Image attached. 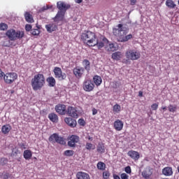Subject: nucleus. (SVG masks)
Returning a JSON list of instances; mask_svg holds the SVG:
<instances>
[{"mask_svg": "<svg viewBox=\"0 0 179 179\" xmlns=\"http://www.w3.org/2000/svg\"><path fill=\"white\" fill-rule=\"evenodd\" d=\"M117 27L113 29V34L117 37V41L119 43H127L129 40L132 38V34H128L127 30H123L122 24H119Z\"/></svg>", "mask_w": 179, "mask_h": 179, "instance_id": "1", "label": "nucleus"}, {"mask_svg": "<svg viewBox=\"0 0 179 179\" xmlns=\"http://www.w3.org/2000/svg\"><path fill=\"white\" fill-rule=\"evenodd\" d=\"M44 85H45V77L44 74H36L31 80V86L34 92L41 90L44 87Z\"/></svg>", "mask_w": 179, "mask_h": 179, "instance_id": "2", "label": "nucleus"}, {"mask_svg": "<svg viewBox=\"0 0 179 179\" xmlns=\"http://www.w3.org/2000/svg\"><path fill=\"white\" fill-rule=\"evenodd\" d=\"M96 38L97 35H96V33L91 31H84L81 34L82 41H83L84 44L88 47H93V45L96 44Z\"/></svg>", "mask_w": 179, "mask_h": 179, "instance_id": "3", "label": "nucleus"}, {"mask_svg": "<svg viewBox=\"0 0 179 179\" xmlns=\"http://www.w3.org/2000/svg\"><path fill=\"white\" fill-rule=\"evenodd\" d=\"M6 36L10 41H15V40H20L24 37V31L10 29L6 32Z\"/></svg>", "mask_w": 179, "mask_h": 179, "instance_id": "4", "label": "nucleus"}, {"mask_svg": "<svg viewBox=\"0 0 179 179\" xmlns=\"http://www.w3.org/2000/svg\"><path fill=\"white\" fill-rule=\"evenodd\" d=\"M125 57L128 60L137 61L141 58V52L135 49H129L126 51Z\"/></svg>", "mask_w": 179, "mask_h": 179, "instance_id": "5", "label": "nucleus"}, {"mask_svg": "<svg viewBox=\"0 0 179 179\" xmlns=\"http://www.w3.org/2000/svg\"><path fill=\"white\" fill-rule=\"evenodd\" d=\"M3 80L6 85H12V83L17 80V73L15 72L6 73V75H4Z\"/></svg>", "mask_w": 179, "mask_h": 179, "instance_id": "6", "label": "nucleus"}, {"mask_svg": "<svg viewBox=\"0 0 179 179\" xmlns=\"http://www.w3.org/2000/svg\"><path fill=\"white\" fill-rule=\"evenodd\" d=\"M55 78L59 80H65L66 79V74L62 72V69L59 67H55L53 69Z\"/></svg>", "mask_w": 179, "mask_h": 179, "instance_id": "7", "label": "nucleus"}, {"mask_svg": "<svg viewBox=\"0 0 179 179\" xmlns=\"http://www.w3.org/2000/svg\"><path fill=\"white\" fill-rule=\"evenodd\" d=\"M49 142H53L54 143H59V145H65L66 142L64 138L59 136L58 134L55 133L49 137Z\"/></svg>", "mask_w": 179, "mask_h": 179, "instance_id": "8", "label": "nucleus"}, {"mask_svg": "<svg viewBox=\"0 0 179 179\" xmlns=\"http://www.w3.org/2000/svg\"><path fill=\"white\" fill-rule=\"evenodd\" d=\"M83 89L85 92H93L94 90V83L90 79H86L83 83Z\"/></svg>", "mask_w": 179, "mask_h": 179, "instance_id": "9", "label": "nucleus"}, {"mask_svg": "<svg viewBox=\"0 0 179 179\" xmlns=\"http://www.w3.org/2000/svg\"><path fill=\"white\" fill-rule=\"evenodd\" d=\"M66 114L72 118H78L79 114L78 113V110L73 106H69L66 109Z\"/></svg>", "mask_w": 179, "mask_h": 179, "instance_id": "10", "label": "nucleus"}, {"mask_svg": "<svg viewBox=\"0 0 179 179\" xmlns=\"http://www.w3.org/2000/svg\"><path fill=\"white\" fill-rule=\"evenodd\" d=\"M73 73L77 79H80L83 76V73H85V68L76 66L73 69Z\"/></svg>", "mask_w": 179, "mask_h": 179, "instance_id": "11", "label": "nucleus"}, {"mask_svg": "<svg viewBox=\"0 0 179 179\" xmlns=\"http://www.w3.org/2000/svg\"><path fill=\"white\" fill-rule=\"evenodd\" d=\"M79 142V136L72 135L69 137L68 141V146L70 148H76V143Z\"/></svg>", "mask_w": 179, "mask_h": 179, "instance_id": "12", "label": "nucleus"}, {"mask_svg": "<svg viewBox=\"0 0 179 179\" xmlns=\"http://www.w3.org/2000/svg\"><path fill=\"white\" fill-rule=\"evenodd\" d=\"M57 8L59 10L66 13V10L71 8V5L66 3L64 1H58L57 3Z\"/></svg>", "mask_w": 179, "mask_h": 179, "instance_id": "13", "label": "nucleus"}, {"mask_svg": "<svg viewBox=\"0 0 179 179\" xmlns=\"http://www.w3.org/2000/svg\"><path fill=\"white\" fill-rule=\"evenodd\" d=\"M56 113L60 114V115H65L66 114V106L64 104H57L55 106Z\"/></svg>", "mask_w": 179, "mask_h": 179, "instance_id": "14", "label": "nucleus"}, {"mask_svg": "<svg viewBox=\"0 0 179 179\" xmlns=\"http://www.w3.org/2000/svg\"><path fill=\"white\" fill-rule=\"evenodd\" d=\"M113 128L115 131H122V128H124V122L120 119L116 120L113 123Z\"/></svg>", "mask_w": 179, "mask_h": 179, "instance_id": "15", "label": "nucleus"}, {"mask_svg": "<svg viewBox=\"0 0 179 179\" xmlns=\"http://www.w3.org/2000/svg\"><path fill=\"white\" fill-rule=\"evenodd\" d=\"M127 155L131 157V159H132L133 160H139L140 157H141V155L139 154L138 152L135 151V150H129L127 152Z\"/></svg>", "mask_w": 179, "mask_h": 179, "instance_id": "16", "label": "nucleus"}, {"mask_svg": "<svg viewBox=\"0 0 179 179\" xmlns=\"http://www.w3.org/2000/svg\"><path fill=\"white\" fill-rule=\"evenodd\" d=\"M76 177L77 179H90V175L84 171H78Z\"/></svg>", "mask_w": 179, "mask_h": 179, "instance_id": "17", "label": "nucleus"}, {"mask_svg": "<svg viewBox=\"0 0 179 179\" xmlns=\"http://www.w3.org/2000/svg\"><path fill=\"white\" fill-rule=\"evenodd\" d=\"M64 122L67 124L71 128H75L76 127V120L71 118V117H66L64 119Z\"/></svg>", "mask_w": 179, "mask_h": 179, "instance_id": "18", "label": "nucleus"}, {"mask_svg": "<svg viewBox=\"0 0 179 179\" xmlns=\"http://www.w3.org/2000/svg\"><path fill=\"white\" fill-rule=\"evenodd\" d=\"M162 173L166 176H173V168L169 166L164 168L162 169Z\"/></svg>", "mask_w": 179, "mask_h": 179, "instance_id": "19", "label": "nucleus"}, {"mask_svg": "<svg viewBox=\"0 0 179 179\" xmlns=\"http://www.w3.org/2000/svg\"><path fill=\"white\" fill-rule=\"evenodd\" d=\"M48 118L51 122H55L57 124L59 121L58 115L55 114V113H51L48 115Z\"/></svg>", "mask_w": 179, "mask_h": 179, "instance_id": "20", "label": "nucleus"}, {"mask_svg": "<svg viewBox=\"0 0 179 179\" xmlns=\"http://www.w3.org/2000/svg\"><path fill=\"white\" fill-rule=\"evenodd\" d=\"M45 29L48 33H52V31L57 30V25L55 24H49L45 25Z\"/></svg>", "mask_w": 179, "mask_h": 179, "instance_id": "21", "label": "nucleus"}, {"mask_svg": "<svg viewBox=\"0 0 179 179\" xmlns=\"http://www.w3.org/2000/svg\"><path fill=\"white\" fill-rule=\"evenodd\" d=\"M46 82H48V86L50 87H54V86H55L57 81L55 80V78H54V77L51 76V77H48L46 79Z\"/></svg>", "mask_w": 179, "mask_h": 179, "instance_id": "22", "label": "nucleus"}, {"mask_svg": "<svg viewBox=\"0 0 179 179\" xmlns=\"http://www.w3.org/2000/svg\"><path fill=\"white\" fill-rule=\"evenodd\" d=\"M65 12L59 10L55 17V20H64V17L65 16Z\"/></svg>", "mask_w": 179, "mask_h": 179, "instance_id": "23", "label": "nucleus"}, {"mask_svg": "<svg viewBox=\"0 0 179 179\" xmlns=\"http://www.w3.org/2000/svg\"><path fill=\"white\" fill-rule=\"evenodd\" d=\"M24 18H25L26 22H27L28 23L34 22V20L33 19V15L31 14H30V13H29V12H26L24 13Z\"/></svg>", "mask_w": 179, "mask_h": 179, "instance_id": "24", "label": "nucleus"}, {"mask_svg": "<svg viewBox=\"0 0 179 179\" xmlns=\"http://www.w3.org/2000/svg\"><path fill=\"white\" fill-rule=\"evenodd\" d=\"M10 129H12V127L9 124H6L2 126L1 127V132L4 135H7L8 132H10Z\"/></svg>", "mask_w": 179, "mask_h": 179, "instance_id": "25", "label": "nucleus"}, {"mask_svg": "<svg viewBox=\"0 0 179 179\" xmlns=\"http://www.w3.org/2000/svg\"><path fill=\"white\" fill-rule=\"evenodd\" d=\"M97 46L98 50H101L104 47V43L103 41H99V38L96 37L95 43L92 45V47Z\"/></svg>", "mask_w": 179, "mask_h": 179, "instance_id": "26", "label": "nucleus"}, {"mask_svg": "<svg viewBox=\"0 0 179 179\" xmlns=\"http://www.w3.org/2000/svg\"><path fill=\"white\" fill-rule=\"evenodd\" d=\"M31 156H33L31 150H26L24 151L23 157L25 159V160H29V159H31Z\"/></svg>", "mask_w": 179, "mask_h": 179, "instance_id": "27", "label": "nucleus"}, {"mask_svg": "<svg viewBox=\"0 0 179 179\" xmlns=\"http://www.w3.org/2000/svg\"><path fill=\"white\" fill-rule=\"evenodd\" d=\"M112 58L115 61H120V59L122 58V53H121V52H115L112 54Z\"/></svg>", "mask_w": 179, "mask_h": 179, "instance_id": "28", "label": "nucleus"}, {"mask_svg": "<svg viewBox=\"0 0 179 179\" xmlns=\"http://www.w3.org/2000/svg\"><path fill=\"white\" fill-rule=\"evenodd\" d=\"M93 80H94V85H96V86H100V85H101V83L103 82L101 77H100L99 76H94L93 77Z\"/></svg>", "mask_w": 179, "mask_h": 179, "instance_id": "29", "label": "nucleus"}, {"mask_svg": "<svg viewBox=\"0 0 179 179\" xmlns=\"http://www.w3.org/2000/svg\"><path fill=\"white\" fill-rule=\"evenodd\" d=\"M96 150L99 153H105L106 152V147L104 146V143H99L98 144Z\"/></svg>", "mask_w": 179, "mask_h": 179, "instance_id": "30", "label": "nucleus"}, {"mask_svg": "<svg viewBox=\"0 0 179 179\" xmlns=\"http://www.w3.org/2000/svg\"><path fill=\"white\" fill-rule=\"evenodd\" d=\"M83 66H84V69H85V71H87V72L90 71V62L89 60L84 59L83 61Z\"/></svg>", "mask_w": 179, "mask_h": 179, "instance_id": "31", "label": "nucleus"}, {"mask_svg": "<svg viewBox=\"0 0 179 179\" xmlns=\"http://www.w3.org/2000/svg\"><path fill=\"white\" fill-rule=\"evenodd\" d=\"M166 6L170 9H174L176 8V6H177V5L174 3V1L173 0H166Z\"/></svg>", "mask_w": 179, "mask_h": 179, "instance_id": "32", "label": "nucleus"}, {"mask_svg": "<svg viewBox=\"0 0 179 179\" xmlns=\"http://www.w3.org/2000/svg\"><path fill=\"white\" fill-rule=\"evenodd\" d=\"M113 112L114 114H118L119 113L121 112V106L119 104L116 103L113 106Z\"/></svg>", "mask_w": 179, "mask_h": 179, "instance_id": "33", "label": "nucleus"}, {"mask_svg": "<svg viewBox=\"0 0 179 179\" xmlns=\"http://www.w3.org/2000/svg\"><path fill=\"white\" fill-rule=\"evenodd\" d=\"M141 176L145 179H149L150 178V176H152V172H150V171H143L141 173Z\"/></svg>", "mask_w": 179, "mask_h": 179, "instance_id": "34", "label": "nucleus"}, {"mask_svg": "<svg viewBox=\"0 0 179 179\" xmlns=\"http://www.w3.org/2000/svg\"><path fill=\"white\" fill-rule=\"evenodd\" d=\"M96 167L98 170H101V171L106 170V164L103 162H99L96 164Z\"/></svg>", "mask_w": 179, "mask_h": 179, "instance_id": "35", "label": "nucleus"}, {"mask_svg": "<svg viewBox=\"0 0 179 179\" xmlns=\"http://www.w3.org/2000/svg\"><path fill=\"white\" fill-rule=\"evenodd\" d=\"M107 51L114 52V51H117V47L114 43H110L107 47Z\"/></svg>", "mask_w": 179, "mask_h": 179, "instance_id": "36", "label": "nucleus"}, {"mask_svg": "<svg viewBox=\"0 0 179 179\" xmlns=\"http://www.w3.org/2000/svg\"><path fill=\"white\" fill-rule=\"evenodd\" d=\"M75 155V152L72 150H66L64 152V156H66L67 157H71Z\"/></svg>", "mask_w": 179, "mask_h": 179, "instance_id": "37", "label": "nucleus"}, {"mask_svg": "<svg viewBox=\"0 0 179 179\" xmlns=\"http://www.w3.org/2000/svg\"><path fill=\"white\" fill-rule=\"evenodd\" d=\"M168 108H169V111L170 113H176L177 111V105H171V104H170L168 106Z\"/></svg>", "mask_w": 179, "mask_h": 179, "instance_id": "38", "label": "nucleus"}, {"mask_svg": "<svg viewBox=\"0 0 179 179\" xmlns=\"http://www.w3.org/2000/svg\"><path fill=\"white\" fill-rule=\"evenodd\" d=\"M32 36H38L40 34V29H34L31 30Z\"/></svg>", "mask_w": 179, "mask_h": 179, "instance_id": "39", "label": "nucleus"}, {"mask_svg": "<svg viewBox=\"0 0 179 179\" xmlns=\"http://www.w3.org/2000/svg\"><path fill=\"white\" fill-rule=\"evenodd\" d=\"M0 30H8V24L5 23H1L0 24Z\"/></svg>", "mask_w": 179, "mask_h": 179, "instance_id": "40", "label": "nucleus"}, {"mask_svg": "<svg viewBox=\"0 0 179 179\" xmlns=\"http://www.w3.org/2000/svg\"><path fill=\"white\" fill-rule=\"evenodd\" d=\"M85 148H86L87 150H90L92 149H94V148H93V144H92V143H87Z\"/></svg>", "mask_w": 179, "mask_h": 179, "instance_id": "41", "label": "nucleus"}, {"mask_svg": "<svg viewBox=\"0 0 179 179\" xmlns=\"http://www.w3.org/2000/svg\"><path fill=\"white\" fill-rule=\"evenodd\" d=\"M79 125H81V127H85L86 124V122H85V120L83 119H79L78 121Z\"/></svg>", "mask_w": 179, "mask_h": 179, "instance_id": "42", "label": "nucleus"}, {"mask_svg": "<svg viewBox=\"0 0 179 179\" xmlns=\"http://www.w3.org/2000/svg\"><path fill=\"white\" fill-rule=\"evenodd\" d=\"M124 171H125V173H127V174H131V173H132L131 166H126L124 169Z\"/></svg>", "mask_w": 179, "mask_h": 179, "instance_id": "43", "label": "nucleus"}, {"mask_svg": "<svg viewBox=\"0 0 179 179\" xmlns=\"http://www.w3.org/2000/svg\"><path fill=\"white\" fill-rule=\"evenodd\" d=\"M108 177H110V173L108 171H104L103 173V178L104 179H108Z\"/></svg>", "mask_w": 179, "mask_h": 179, "instance_id": "44", "label": "nucleus"}, {"mask_svg": "<svg viewBox=\"0 0 179 179\" xmlns=\"http://www.w3.org/2000/svg\"><path fill=\"white\" fill-rule=\"evenodd\" d=\"M120 178L121 179H129V176L128 174L123 173L120 175Z\"/></svg>", "mask_w": 179, "mask_h": 179, "instance_id": "45", "label": "nucleus"}, {"mask_svg": "<svg viewBox=\"0 0 179 179\" xmlns=\"http://www.w3.org/2000/svg\"><path fill=\"white\" fill-rule=\"evenodd\" d=\"M151 108H152V110H153L154 111H156V110H157V108H159V104H157V103H153L152 105H151Z\"/></svg>", "mask_w": 179, "mask_h": 179, "instance_id": "46", "label": "nucleus"}, {"mask_svg": "<svg viewBox=\"0 0 179 179\" xmlns=\"http://www.w3.org/2000/svg\"><path fill=\"white\" fill-rule=\"evenodd\" d=\"M6 73L0 68V79H4Z\"/></svg>", "mask_w": 179, "mask_h": 179, "instance_id": "47", "label": "nucleus"}, {"mask_svg": "<svg viewBox=\"0 0 179 179\" xmlns=\"http://www.w3.org/2000/svg\"><path fill=\"white\" fill-rule=\"evenodd\" d=\"M18 155H20V152L19 151V150L15 149L13 151V156H17Z\"/></svg>", "mask_w": 179, "mask_h": 179, "instance_id": "48", "label": "nucleus"}, {"mask_svg": "<svg viewBox=\"0 0 179 179\" xmlns=\"http://www.w3.org/2000/svg\"><path fill=\"white\" fill-rule=\"evenodd\" d=\"M25 30L27 31H31V25H30V24H26L25 25Z\"/></svg>", "mask_w": 179, "mask_h": 179, "instance_id": "49", "label": "nucleus"}, {"mask_svg": "<svg viewBox=\"0 0 179 179\" xmlns=\"http://www.w3.org/2000/svg\"><path fill=\"white\" fill-rule=\"evenodd\" d=\"M20 146V149H26V144L24 143H20L18 144Z\"/></svg>", "mask_w": 179, "mask_h": 179, "instance_id": "50", "label": "nucleus"}, {"mask_svg": "<svg viewBox=\"0 0 179 179\" xmlns=\"http://www.w3.org/2000/svg\"><path fill=\"white\" fill-rule=\"evenodd\" d=\"M48 9H50V7L48 6H43L42 8H41V12H44V10H47Z\"/></svg>", "mask_w": 179, "mask_h": 179, "instance_id": "51", "label": "nucleus"}, {"mask_svg": "<svg viewBox=\"0 0 179 179\" xmlns=\"http://www.w3.org/2000/svg\"><path fill=\"white\" fill-rule=\"evenodd\" d=\"M137 1L136 0H130V5L134 6V5H136Z\"/></svg>", "mask_w": 179, "mask_h": 179, "instance_id": "52", "label": "nucleus"}, {"mask_svg": "<svg viewBox=\"0 0 179 179\" xmlns=\"http://www.w3.org/2000/svg\"><path fill=\"white\" fill-rule=\"evenodd\" d=\"M97 114V109L93 108H92V115H96Z\"/></svg>", "mask_w": 179, "mask_h": 179, "instance_id": "53", "label": "nucleus"}, {"mask_svg": "<svg viewBox=\"0 0 179 179\" xmlns=\"http://www.w3.org/2000/svg\"><path fill=\"white\" fill-rule=\"evenodd\" d=\"M138 96L139 97H143V92L139 91L138 92Z\"/></svg>", "mask_w": 179, "mask_h": 179, "instance_id": "54", "label": "nucleus"}, {"mask_svg": "<svg viewBox=\"0 0 179 179\" xmlns=\"http://www.w3.org/2000/svg\"><path fill=\"white\" fill-rule=\"evenodd\" d=\"M113 179H121V178H120V176L117 174H114L113 175Z\"/></svg>", "mask_w": 179, "mask_h": 179, "instance_id": "55", "label": "nucleus"}, {"mask_svg": "<svg viewBox=\"0 0 179 179\" xmlns=\"http://www.w3.org/2000/svg\"><path fill=\"white\" fill-rule=\"evenodd\" d=\"M76 3H82L83 2V0H74Z\"/></svg>", "mask_w": 179, "mask_h": 179, "instance_id": "56", "label": "nucleus"}, {"mask_svg": "<svg viewBox=\"0 0 179 179\" xmlns=\"http://www.w3.org/2000/svg\"><path fill=\"white\" fill-rule=\"evenodd\" d=\"M86 138L88 139V141H93V137H91L90 136H87Z\"/></svg>", "mask_w": 179, "mask_h": 179, "instance_id": "57", "label": "nucleus"}, {"mask_svg": "<svg viewBox=\"0 0 179 179\" xmlns=\"http://www.w3.org/2000/svg\"><path fill=\"white\" fill-rule=\"evenodd\" d=\"M162 110H167V107H166V106H162Z\"/></svg>", "mask_w": 179, "mask_h": 179, "instance_id": "58", "label": "nucleus"}, {"mask_svg": "<svg viewBox=\"0 0 179 179\" xmlns=\"http://www.w3.org/2000/svg\"><path fill=\"white\" fill-rule=\"evenodd\" d=\"M21 160H22V157H19L18 159H17V162H21Z\"/></svg>", "mask_w": 179, "mask_h": 179, "instance_id": "59", "label": "nucleus"}, {"mask_svg": "<svg viewBox=\"0 0 179 179\" xmlns=\"http://www.w3.org/2000/svg\"><path fill=\"white\" fill-rule=\"evenodd\" d=\"M103 41H108V39H107L106 38H103Z\"/></svg>", "mask_w": 179, "mask_h": 179, "instance_id": "60", "label": "nucleus"}, {"mask_svg": "<svg viewBox=\"0 0 179 179\" xmlns=\"http://www.w3.org/2000/svg\"><path fill=\"white\" fill-rule=\"evenodd\" d=\"M13 93H15L14 90H11V94H13Z\"/></svg>", "mask_w": 179, "mask_h": 179, "instance_id": "61", "label": "nucleus"}, {"mask_svg": "<svg viewBox=\"0 0 179 179\" xmlns=\"http://www.w3.org/2000/svg\"><path fill=\"white\" fill-rule=\"evenodd\" d=\"M178 5H179V0H178Z\"/></svg>", "mask_w": 179, "mask_h": 179, "instance_id": "62", "label": "nucleus"}]
</instances>
